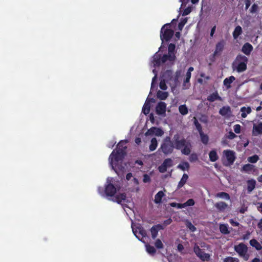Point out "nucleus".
Listing matches in <instances>:
<instances>
[{
  "instance_id": "c03bdc74",
  "label": "nucleus",
  "mask_w": 262,
  "mask_h": 262,
  "mask_svg": "<svg viewBox=\"0 0 262 262\" xmlns=\"http://www.w3.org/2000/svg\"><path fill=\"white\" fill-rule=\"evenodd\" d=\"M194 124L199 133L203 132L202 125L195 118H194Z\"/></svg>"
},
{
  "instance_id": "f257e3e1",
  "label": "nucleus",
  "mask_w": 262,
  "mask_h": 262,
  "mask_svg": "<svg viewBox=\"0 0 262 262\" xmlns=\"http://www.w3.org/2000/svg\"><path fill=\"white\" fill-rule=\"evenodd\" d=\"M128 141L124 140L120 141L117 145L116 149L114 150L109 157V162L112 168L117 172H123L125 170L124 166L119 165V163L122 162L124 156L126 155L127 148L126 144Z\"/></svg>"
},
{
  "instance_id": "39448f33",
  "label": "nucleus",
  "mask_w": 262,
  "mask_h": 262,
  "mask_svg": "<svg viewBox=\"0 0 262 262\" xmlns=\"http://www.w3.org/2000/svg\"><path fill=\"white\" fill-rule=\"evenodd\" d=\"M173 143L171 140L170 137H166L161 144L159 151L161 150L166 155L171 154L173 151Z\"/></svg>"
},
{
  "instance_id": "ea45409f",
  "label": "nucleus",
  "mask_w": 262,
  "mask_h": 262,
  "mask_svg": "<svg viewBox=\"0 0 262 262\" xmlns=\"http://www.w3.org/2000/svg\"><path fill=\"white\" fill-rule=\"evenodd\" d=\"M223 262H239V259L236 257L227 256L223 259Z\"/></svg>"
},
{
  "instance_id": "13d9d810",
  "label": "nucleus",
  "mask_w": 262,
  "mask_h": 262,
  "mask_svg": "<svg viewBox=\"0 0 262 262\" xmlns=\"http://www.w3.org/2000/svg\"><path fill=\"white\" fill-rule=\"evenodd\" d=\"M234 131L236 134H239L241 132V126L239 124H235L233 126Z\"/></svg>"
},
{
  "instance_id": "f8f14e48",
  "label": "nucleus",
  "mask_w": 262,
  "mask_h": 262,
  "mask_svg": "<svg viewBox=\"0 0 262 262\" xmlns=\"http://www.w3.org/2000/svg\"><path fill=\"white\" fill-rule=\"evenodd\" d=\"M166 104L164 102H159L156 107V112L158 115H162L165 114Z\"/></svg>"
},
{
  "instance_id": "1a4fd4ad",
  "label": "nucleus",
  "mask_w": 262,
  "mask_h": 262,
  "mask_svg": "<svg viewBox=\"0 0 262 262\" xmlns=\"http://www.w3.org/2000/svg\"><path fill=\"white\" fill-rule=\"evenodd\" d=\"M225 43V40L222 39L216 44L215 51L213 54V56L214 57L221 54L224 49Z\"/></svg>"
},
{
  "instance_id": "bf43d9fd",
  "label": "nucleus",
  "mask_w": 262,
  "mask_h": 262,
  "mask_svg": "<svg viewBox=\"0 0 262 262\" xmlns=\"http://www.w3.org/2000/svg\"><path fill=\"white\" fill-rule=\"evenodd\" d=\"M168 56V60L170 61H173L175 60L176 59V56L174 54V53H169L168 54H167Z\"/></svg>"
},
{
  "instance_id": "4be33fe9",
  "label": "nucleus",
  "mask_w": 262,
  "mask_h": 262,
  "mask_svg": "<svg viewBox=\"0 0 262 262\" xmlns=\"http://www.w3.org/2000/svg\"><path fill=\"white\" fill-rule=\"evenodd\" d=\"M214 207L219 211L223 212L228 207V204L224 202H219L214 204Z\"/></svg>"
},
{
  "instance_id": "603ef678",
  "label": "nucleus",
  "mask_w": 262,
  "mask_h": 262,
  "mask_svg": "<svg viewBox=\"0 0 262 262\" xmlns=\"http://www.w3.org/2000/svg\"><path fill=\"white\" fill-rule=\"evenodd\" d=\"M176 46L174 44L170 43L169 44L168 47V50L169 53H174L175 50Z\"/></svg>"
},
{
  "instance_id": "8fccbe9b",
  "label": "nucleus",
  "mask_w": 262,
  "mask_h": 262,
  "mask_svg": "<svg viewBox=\"0 0 262 262\" xmlns=\"http://www.w3.org/2000/svg\"><path fill=\"white\" fill-rule=\"evenodd\" d=\"M155 245L157 249H160L163 248V244L160 239H157L155 243Z\"/></svg>"
},
{
  "instance_id": "5fc2aeb1",
  "label": "nucleus",
  "mask_w": 262,
  "mask_h": 262,
  "mask_svg": "<svg viewBox=\"0 0 262 262\" xmlns=\"http://www.w3.org/2000/svg\"><path fill=\"white\" fill-rule=\"evenodd\" d=\"M138 229L139 230V234H140L142 237H145L146 236V231L143 227H138Z\"/></svg>"
},
{
  "instance_id": "864d4df0",
  "label": "nucleus",
  "mask_w": 262,
  "mask_h": 262,
  "mask_svg": "<svg viewBox=\"0 0 262 262\" xmlns=\"http://www.w3.org/2000/svg\"><path fill=\"white\" fill-rule=\"evenodd\" d=\"M170 206L172 207H177L178 208H184V204L181 203H177L175 202L171 203L170 204Z\"/></svg>"
},
{
  "instance_id": "6e6d98bb",
  "label": "nucleus",
  "mask_w": 262,
  "mask_h": 262,
  "mask_svg": "<svg viewBox=\"0 0 262 262\" xmlns=\"http://www.w3.org/2000/svg\"><path fill=\"white\" fill-rule=\"evenodd\" d=\"M187 227L189 229V230L192 232H194L196 230L195 227L192 225L191 222H188L187 224Z\"/></svg>"
},
{
  "instance_id": "a19ab883",
  "label": "nucleus",
  "mask_w": 262,
  "mask_h": 262,
  "mask_svg": "<svg viewBox=\"0 0 262 262\" xmlns=\"http://www.w3.org/2000/svg\"><path fill=\"white\" fill-rule=\"evenodd\" d=\"M259 7L257 4H253L249 9V12L251 14L256 13L258 12Z\"/></svg>"
},
{
  "instance_id": "423d86ee",
  "label": "nucleus",
  "mask_w": 262,
  "mask_h": 262,
  "mask_svg": "<svg viewBox=\"0 0 262 262\" xmlns=\"http://www.w3.org/2000/svg\"><path fill=\"white\" fill-rule=\"evenodd\" d=\"M234 250L238 254L239 256L243 257L245 260H248L249 255L248 254V247L244 243H239L234 246Z\"/></svg>"
},
{
  "instance_id": "680f3d73",
  "label": "nucleus",
  "mask_w": 262,
  "mask_h": 262,
  "mask_svg": "<svg viewBox=\"0 0 262 262\" xmlns=\"http://www.w3.org/2000/svg\"><path fill=\"white\" fill-rule=\"evenodd\" d=\"M181 139L180 136L179 134H175L174 136H173V141H172V142L173 143H174L175 142H176L177 141H179Z\"/></svg>"
},
{
  "instance_id": "0eeeda50",
  "label": "nucleus",
  "mask_w": 262,
  "mask_h": 262,
  "mask_svg": "<svg viewBox=\"0 0 262 262\" xmlns=\"http://www.w3.org/2000/svg\"><path fill=\"white\" fill-rule=\"evenodd\" d=\"M195 254L203 261H208L210 259V255L208 253H205L198 245H195L193 248Z\"/></svg>"
},
{
  "instance_id": "aec40b11",
  "label": "nucleus",
  "mask_w": 262,
  "mask_h": 262,
  "mask_svg": "<svg viewBox=\"0 0 262 262\" xmlns=\"http://www.w3.org/2000/svg\"><path fill=\"white\" fill-rule=\"evenodd\" d=\"M173 77V72L170 70L165 71L162 74V78L167 82L171 81Z\"/></svg>"
},
{
  "instance_id": "393cba45",
  "label": "nucleus",
  "mask_w": 262,
  "mask_h": 262,
  "mask_svg": "<svg viewBox=\"0 0 262 262\" xmlns=\"http://www.w3.org/2000/svg\"><path fill=\"white\" fill-rule=\"evenodd\" d=\"M250 245L255 248L256 250L260 251L262 250L261 245L255 239H252L249 242Z\"/></svg>"
},
{
  "instance_id": "7ed1b4c3",
  "label": "nucleus",
  "mask_w": 262,
  "mask_h": 262,
  "mask_svg": "<svg viewBox=\"0 0 262 262\" xmlns=\"http://www.w3.org/2000/svg\"><path fill=\"white\" fill-rule=\"evenodd\" d=\"M174 148L178 150H181L182 154L185 155H189L191 152V144L187 142L186 140L184 138H181V140L177 141L173 143Z\"/></svg>"
},
{
  "instance_id": "20e7f679",
  "label": "nucleus",
  "mask_w": 262,
  "mask_h": 262,
  "mask_svg": "<svg viewBox=\"0 0 262 262\" xmlns=\"http://www.w3.org/2000/svg\"><path fill=\"white\" fill-rule=\"evenodd\" d=\"M171 24L170 23L166 24L162 26L160 31V39L163 42L164 41H168L172 37L174 34V31L170 29Z\"/></svg>"
},
{
  "instance_id": "a878e982",
  "label": "nucleus",
  "mask_w": 262,
  "mask_h": 262,
  "mask_svg": "<svg viewBox=\"0 0 262 262\" xmlns=\"http://www.w3.org/2000/svg\"><path fill=\"white\" fill-rule=\"evenodd\" d=\"M164 196L162 191H159L155 196L154 202L156 204H160L162 202V199Z\"/></svg>"
},
{
  "instance_id": "3c124183",
  "label": "nucleus",
  "mask_w": 262,
  "mask_h": 262,
  "mask_svg": "<svg viewBox=\"0 0 262 262\" xmlns=\"http://www.w3.org/2000/svg\"><path fill=\"white\" fill-rule=\"evenodd\" d=\"M191 76V74L186 73V78L184 80L183 86H186L187 83H189Z\"/></svg>"
},
{
  "instance_id": "a211bd4d",
  "label": "nucleus",
  "mask_w": 262,
  "mask_h": 262,
  "mask_svg": "<svg viewBox=\"0 0 262 262\" xmlns=\"http://www.w3.org/2000/svg\"><path fill=\"white\" fill-rule=\"evenodd\" d=\"M252 134L254 136H257L259 134H262V122L258 123L257 125H253Z\"/></svg>"
},
{
  "instance_id": "c85d7f7f",
  "label": "nucleus",
  "mask_w": 262,
  "mask_h": 262,
  "mask_svg": "<svg viewBox=\"0 0 262 262\" xmlns=\"http://www.w3.org/2000/svg\"><path fill=\"white\" fill-rule=\"evenodd\" d=\"M243 32L242 27L240 26H237L235 27L233 32V37L234 39H237L238 37L242 34Z\"/></svg>"
},
{
  "instance_id": "7c9ffc66",
  "label": "nucleus",
  "mask_w": 262,
  "mask_h": 262,
  "mask_svg": "<svg viewBox=\"0 0 262 262\" xmlns=\"http://www.w3.org/2000/svg\"><path fill=\"white\" fill-rule=\"evenodd\" d=\"M157 96L158 98H159V99L161 100H164L167 98L168 96V93L166 92H162L161 91L159 90L157 92Z\"/></svg>"
},
{
  "instance_id": "4d7b16f0",
  "label": "nucleus",
  "mask_w": 262,
  "mask_h": 262,
  "mask_svg": "<svg viewBox=\"0 0 262 262\" xmlns=\"http://www.w3.org/2000/svg\"><path fill=\"white\" fill-rule=\"evenodd\" d=\"M157 79V74H155L154 77L152 79V81L151 83V90H154V89L155 86V83L156 82Z\"/></svg>"
},
{
  "instance_id": "f704fd0d",
  "label": "nucleus",
  "mask_w": 262,
  "mask_h": 262,
  "mask_svg": "<svg viewBox=\"0 0 262 262\" xmlns=\"http://www.w3.org/2000/svg\"><path fill=\"white\" fill-rule=\"evenodd\" d=\"M153 61L155 66H159L162 63L161 54H156L154 57Z\"/></svg>"
},
{
  "instance_id": "58836bf2",
  "label": "nucleus",
  "mask_w": 262,
  "mask_h": 262,
  "mask_svg": "<svg viewBox=\"0 0 262 262\" xmlns=\"http://www.w3.org/2000/svg\"><path fill=\"white\" fill-rule=\"evenodd\" d=\"M189 164L187 162H183L178 166V168L184 171L186 169H188L189 168Z\"/></svg>"
},
{
  "instance_id": "f03ea898",
  "label": "nucleus",
  "mask_w": 262,
  "mask_h": 262,
  "mask_svg": "<svg viewBox=\"0 0 262 262\" xmlns=\"http://www.w3.org/2000/svg\"><path fill=\"white\" fill-rule=\"evenodd\" d=\"M248 58L245 55L238 54L233 62L232 68L234 70L241 73L246 70L247 68Z\"/></svg>"
},
{
  "instance_id": "052dcab7",
  "label": "nucleus",
  "mask_w": 262,
  "mask_h": 262,
  "mask_svg": "<svg viewBox=\"0 0 262 262\" xmlns=\"http://www.w3.org/2000/svg\"><path fill=\"white\" fill-rule=\"evenodd\" d=\"M150 181H151L150 178L148 174H144L143 179V181L144 183L150 182Z\"/></svg>"
},
{
  "instance_id": "c9c22d12",
  "label": "nucleus",
  "mask_w": 262,
  "mask_h": 262,
  "mask_svg": "<svg viewBox=\"0 0 262 262\" xmlns=\"http://www.w3.org/2000/svg\"><path fill=\"white\" fill-rule=\"evenodd\" d=\"M216 197L220 198L222 199H225L227 200H230V195L229 194L225 192H220L219 193H217L216 194Z\"/></svg>"
},
{
  "instance_id": "dca6fc26",
  "label": "nucleus",
  "mask_w": 262,
  "mask_h": 262,
  "mask_svg": "<svg viewBox=\"0 0 262 262\" xmlns=\"http://www.w3.org/2000/svg\"><path fill=\"white\" fill-rule=\"evenodd\" d=\"M252 50V46L248 42L245 43L242 48V51L246 55H250Z\"/></svg>"
},
{
  "instance_id": "cd10ccee",
  "label": "nucleus",
  "mask_w": 262,
  "mask_h": 262,
  "mask_svg": "<svg viewBox=\"0 0 262 262\" xmlns=\"http://www.w3.org/2000/svg\"><path fill=\"white\" fill-rule=\"evenodd\" d=\"M241 112H242V117L245 118L247 117V114H249L251 112V108L250 107H246L243 106L241 107Z\"/></svg>"
},
{
  "instance_id": "f3484780",
  "label": "nucleus",
  "mask_w": 262,
  "mask_h": 262,
  "mask_svg": "<svg viewBox=\"0 0 262 262\" xmlns=\"http://www.w3.org/2000/svg\"><path fill=\"white\" fill-rule=\"evenodd\" d=\"M219 113L222 116H228L231 113V108L229 106H224L220 110Z\"/></svg>"
},
{
  "instance_id": "72a5a7b5",
  "label": "nucleus",
  "mask_w": 262,
  "mask_h": 262,
  "mask_svg": "<svg viewBox=\"0 0 262 262\" xmlns=\"http://www.w3.org/2000/svg\"><path fill=\"white\" fill-rule=\"evenodd\" d=\"M179 111L180 113L184 116L188 113V110L185 104L181 105L179 107Z\"/></svg>"
},
{
  "instance_id": "b1692460",
  "label": "nucleus",
  "mask_w": 262,
  "mask_h": 262,
  "mask_svg": "<svg viewBox=\"0 0 262 262\" xmlns=\"http://www.w3.org/2000/svg\"><path fill=\"white\" fill-rule=\"evenodd\" d=\"M188 179V176L186 173H184L181 180L179 182L177 186V189H179L182 188L187 182Z\"/></svg>"
},
{
  "instance_id": "774afa93",
  "label": "nucleus",
  "mask_w": 262,
  "mask_h": 262,
  "mask_svg": "<svg viewBox=\"0 0 262 262\" xmlns=\"http://www.w3.org/2000/svg\"><path fill=\"white\" fill-rule=\"evenodd\" d=\"M171 222H172L171 219V218H169L168 219L164 221L163 224L165 226H167V225H168L170 224L171 223Z\"/></svg>"
},
{
  "instance_id": "9d476101",
  "label": "nucleus",
  "mask_w": 262,
  "mask_h": 262,
  "mask_svg": "<svg viewBox=\"0 0 262 262\" xmlns=\"http://www.w3.org/2000/svg\"><path fill=\"white\" fill-rule=\"evenodd\" d=\"M116 191V188L113 184L110 183L105 185L104 192L106 196H113Z\"/></svg>"
},
{
  "instance_id": "4468645a",
  "label": "nucleus",
  "mask_w": 262,
  "mask_h": 262,
  "mask_svg": "<svg viewBox=\"0 0 262 262\" xmlns=\"http://www.w3.org/2000/svg\"><path fill=\"white\" fill-rule=\"evenodd\" d=\"M164 227L161 224H157L153 226L150 229V232L151 237L152 239H155L158 234V231L160 230L164 229Z\"/></svg>"
},
{
  "instance_id": "ddd939ff",
  "label": "nucleus",
  "mask_w": 262,
  "mask_h": 262,
  "mask_svg": "<svg viewBox=\"0 0 262 262\" xmlns=\"http://www.w3.org/2000/svg\"><path fill=\"white\" fill-rule=\"evenodd\" d=\"M155 102V100L154 98H147L142 108L143 113L146 115L148 114L150 110V102Z\"/></svg>"
},
{
  "instance_id": "4c0bfd02",
  "label": "nucleus",
  "mask_w": 262,
  "mask_h": 262,
  "mask_svg": "<svg viewBox=\"0 0 262 262\" xmlns=\"http://www.w3.org/2000/svg\"><path fill=\"white\" fill-rule=\"evenodd\" d=\"M254 166L250 164H247L244 165L242 169L243 171L249 172L250 171H252L254 169Z\"/></svg>"
},
{
  "instance_id": "bb28decb",
  "label": "nucleus",
  "mask_w": 262,
  "mask_h": 262,
  "mask_svg": "<svg viewBox=\"0 0 262 262\" xmlns=\"http://www.w3.org/2000/svg\"><path fill=\"white\" fill-rule=\"evenodd\" d=\"M235 79L233 76H231L229 78H226L224 80V84L226 86L227 89L231 88V84Z\"/></svg>"
},
{
  "instance_id": "a18cd8bd",
  "label": "nucleus",
  "mask_w": 262,
  "mask_h": 262,
  "mask_svg": "<svg viewBox=\"0 0 262 262\" xmlns=\"http://www.w3.org/2000/svg\"><path fill=\"white\" fill-rule=\"evenodd\" d=\"M189 160L191 162H194L198 160V156L196 154L192 153L191 154L189 157Z\"/></svg>"
},
{
  "instance_id": "79ce46f5",
  "label": "nucleus",
  "mask_w": 262,
  "mask_h": 262,
  "mask_svg": "<svg viewBox=\"0 0 262 262\" xmlns=\"http://www.w3.org/2000/svg\"><path fill=\"white\" fill-rule=\"evenodd\" d=\"M146 248L147 252L149 254H154L156 252V250L155 247L150 245H147Z\"/></svg>"
},
{
  "instance_id": "37998d69",
  "label": "nucleus",
  "mask_w": 262,
  "mask_h": 262,
  "mask_svg": "<svg viewBox=\"0 0 262 262\" xmlns=\"http://www.w3.org/2000/svg\"><path fill=\"white\" fill-rule=\"evenodd\" d=\"M259 157L257 155H254L248 158V160L251 163H255L258 161Z\"/></svg>"
},
{
  "instance_id": "0e129e2a",
  "label": "nucleus",
  "mask_w": 262,
  "mask_h": 262,
  "mask_svg": "<svg viewBox=\"0 0 262 262\" xmlns=\"http://www.w3.org/2000/svg\"><path fill=\"white\" fill-rule=\"evenodd\" d=\"M245 4V10H247L250 6L251 3L250 0H244Z\"/></svg>"
},
{
  "instance_id": "6ab92c4d",
  "label": "nucleus",
  "mask_w": 262,
  "mask_h": 262,
  "mask_svg": "<svg viewBox=\"0 0 262 262\" xmlns=\"http://www.w3.org/2000/svg\"><path fill=\"white\" fill-rule=\"evenodd\" d=\"M247 191L248 193H250L255 188L256 181L254 179L249 180L247 181Z\"/></svg>"
},
{
  "instance_id": "09e8293b",
  "label": "nucleus",
  "mask_w": 262,
  "mask_h": 262,
  "mask_svg": "<svg viewBox=\"0 0 262 262\" xmlns=\"http://www.w3.org/2000/svg\"><path fill=\"white\" fill-rule=\"evenodd\" d=\"M166 80L164 79L161 80L159 84L160 88L162 90H166L167 89V86L166 84Z\"/></svg>"
},
{
  "instance_id": "473e14b6",
  "label": "nucleus",
  "mask_w": 262,
  "mask_h": 262,
  "mask_svg": "<svg viewBox=\"0 0 262 262\" xmlns=\"http://www.w3.org/2000/svg\"><path fill=\"white\" fill-rule=\"evenodd\" d=\"M219 228L220 232L224 234H228L230 233L227 224H221Z\"/></svg>"
},
{
  "instance_id": "c756f323",
  "label": "nucleus",
  "mask_w": 262,
  "mask_h": 262,
  "mask_svg": "<svg viewBox=\"0 0 262 262\" xmlns=\"http://www.w3.org/2000/svg\"><path fill=\"white\" fill-rule=\"evenodd\" d=\"M209 160L211 162H215L219 159L216 151L214 150H211L209 153Z\"/></svg>"
},
{
  "instance_id": "6e6552de",
  "label": "nucleus",
  "mask_w": 262,
  "mask_h": 262,
  "mask_svg": "<svg viewBox=\"0 0 262 262\" xmlns=\"http://www.w3.org/2000/svg\"><path fill=\"white\" fill-rule=\"evenodd\" d=\"M173 165V161L170 158L165 159L163 163L159 166L158 170L161 173H164L166 171L167 168L170 167Z\"/></svg>"
},
{
  "instance_id": "e2e57ef3",
  "label": "nucleus",
  "mask_w": 262,
  "mask_h": 262,
  "mask_svg": "<svg viewBox=\"0 0 262 262\" xmlns=\"http://www.w3.org/2000/svg\"><path fill=\"white\" fill-rule=\"evenodd\" d=\"M236 137V135L232 131L229 132L227 138L229 139H233Z\"/></svg>"
},
{
  "instance_id": "de8ad7c7",
  "label": "nucleus",
  "mask_w": 262,
  "mask_h": 262,
  "mask_svg": "<svg viewBox=\"0 0 262 262\" xmlns=\"http://www.w3.org/2000/svg\"><path fill=\"white\" fill-rule=\"evenodd\" d=\"M187 21V18H185L183 20H181V21L179 23V25H178V29L179 30H180V31L182 30L184 25L186 24Z\"/></svg>"
},
{
  "instance_id": "69168bd1",
  "label": "nucleus",
  "mask_w": 262,
  "mask_h": 262,
  "mask_svg": "<svg viewBox=\"0 0 262 262\" xmlns=\"http://www.w3.org/2000/svg\"><path fill=\"white\" fill-rule=\"evenodd\" d=\"M191 10L190 8H186L183 11V15L185 16L188 15L191 12Z\"/></svg>"
},
{
  "instance_id": "2eb2a0df",
  "label": "nucleus",
  "mask_w": 262,
  "mask_h": 262,
  "mask_svg": "<svg viewBox=\"0 0 262 262\" xmlns=\"http://www.w3.org/2000/svg\"><path fill=\"white\" fill-rule=\"evenodd\" d=\"M163 133V131L161 128L156 127H152L147 130L146 134L147 135H155L157 136H161Z\"/></svg>"
},
{
  "instance_id": "49530a36",
  "label": "nucleus",
  "mask_w": 262,
  "mask_h": 262,
  "mask_svg": "<svg viewBox=\"0 0 262 262\" xmlns=\"http://www.w3.org/2000/svg\"><path fill=\"white\" fill-rule=\"evenodd\" d=\"M195 204L194 201L192 199H190L188 200L185 203H183L184 208L187 206H192L194 205Z\"/></svg>"
},
{
  "instance_id": "412c9836",
  "label": "nucleus",
  "mask_w": 262,
  "mask_h": 262,
  "mask_svg": "<svg viewBox=\"0 0 262 262\" xmlns=\"http://www.w3.org/2000/svg\"><path fill=\"white\" fill-rule=\"evenodd\" d=\"M207 100L209 102H212L216 100L221 101L222 98L219 96L217 92L216 91L209 95L207 97Z\"/></svg>"
},
{
  "instance_id": "2f4dec72",
  "label": "nucleus",
  "mask_w": 262,
  "mask_h": 262,
  "mask_svg": "<svg viewBox=\"0 0 262 262\" xmlns=\"http://www.w3.org/2000/svg\"><path fill=\"white\" fill-rule=\"evenodd\" d=\"M157 145L158 142L157 139L156 138H152L149 147L150 151H152L155 150L156 149Z\"/></svg>"
},
{
  "instance_id": "5701e85b",
  "label": "nucleus",
  "mask_w": 262,
  "mask_h": 262,
  "mask_svg": "<svg viewBox=\"0 0 262 262\" xmlns=\"http://www.w3.org/2000/svg\"><path fill=\"white\" fill-rule=\"evenodd\" d=\"M126 198V195L125 193H120L116 195L113 201L117 202L118 204H120L122 201H125Z\"/></svg>"
},
{
  "instance_id": "338daca9",
  "label": "nucleus",
  "mask_w": 262,
  "mask_h": 262,
  "mask_svg": "<svg viewBox=\"0 0 262 262\" xmlns=\"http://www.w3.org/2000/svg\"><path fill=\"white\" fill-rule=\"evenodd\" d=\"M168 55L167 54H164L162 56H161V62L165 63L167 60H168Z\"/></svg>"
},
{
  "instance_id": "9b49d317",
  "label": "nucleus",
  "mask_w": 262,
  "mask_h": 262,
  "mask_svg": "<svg viewBox=\"0 0 262 262\" xmlns=\"http://www.w3.org/2000/svg\"><path fill=\"white\" fill-rule=\"evenodd\" d=\"M224 152L227 160L228 165L233 164L235 160V152L230 150H224Z\"/></svg>"
},
{
  "instance_id": "e433bc0d",
  "label": "nucleus",
  "mask_w": 262,
  "mask_h": 262,
  "mask_svg": "<svg viewBox=\"0 0 262 262\" xmlns=\"http://www.w3.org/2000/svg\"><path fill=\"white\" fill-rule=\"evenodd\" d=\"M199 134L202 143L205 145L207 144L209 140L208 136L207 135L203 133V132L199 133Z\"/></svg>"
}]
</instances>
